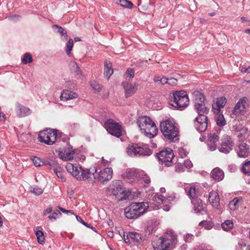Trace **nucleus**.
Masks as SVG:
<instances>
[{
    "label": "nucleus",
    "mask_w": 250,
    "mask_h": 250,
    "mask_svg": "<svg viewBox=\"0 0 250 250\" xmlns=\"http://www.w3.org/2000/svg\"><path fill=\"white\" fill-rule=\"evenodd\" d=\"M62 215V213L59 210L56 209L55 210L52 214L48 216V218L52 221H55L57 219V217L61 216Z\"/></svg>",
    "instance_id": "47"
},
{
    "label": "nucleus",
    "mask_w": 250,
    "mask_h": 250,
    "mask_svg": "<svg viewBox=\"0 0 250 250\" xmlns=\"http://www.w3.org/2000/svg\"><path fill=\"white\" fill-rule=\"evenodd\" d=\"M127 149V154L131 156H149L152 154L151 149L147 146H145L143 147L136 144L129 145Z\"/></svg>",
    "instance_id": "8"
},
{
    "label": "nucleus",
    "mask_w": 250,
    "mask_h": 250,
    "mask_svg": "<svg viewBox=\"0 0 250 250\" xmlns=\"http://www.w3.org/2000/svg\"><path fill=\"white\" fill-rule=\"evenodd\" d=\"M221 146L218 149L220 152L228 154L233 149L234 143L228 135L224 136L221 140Z\"/></svg>",
    "instance_id": "12"
},
{
    "label": "nucleus",
    "mask_w": 250,
    "mask_h": 250,
    "mask_svg": "<svg viewBox=\"0 0 250 250\" xmlns=\"http://www.w3.org/2000/svg\"><path fill=\"white\" fill-rule=\"evenodd\" d=\"M160 130L165 139L173 142L178 140L179 128L173 120L167 119L161 122Z\"/></svg>",
    "instance_id": "2"
},
{
    "label": "nucleus",
    "mask_w": 250,
    "mask_h": 250,
    "mask_svg": "<svg viewBox=\"0 0 250 250\" xmlns=\"http://www.w3.org/2000/svg\"><path fill=\"white\" fill-rule=\"evenodd\" d=\"M141 178L143 179L145 184H148L150 182V178L147 176L146 175H144L143 177H141Z\"/></svg>",
    "instance_id": "57"
},
{
    "label": "nucleus",
    "mask_w": 250,
    "mask_h": 250,
    "mask_svg": "<svg viewBox=\"0 0 250 250\" xmlns=\"http://www.w3.org/2000/svg\"><path fill=\"white\" fill-rule=\"evenodd\" d=\"M211 176L214 180L220 181L224 178V173L222 169L219 167H216L212 170Z\"/></svg>",
    "instance_id": "24"
},
{
    "label": "nucleus",
    "mask_w": 250,
    "mask_h": 250,
    "mask_svg": "<svg viewBox=\"0 0 250 250\" xmlns=\"http://www.w3.org/2000/svg\"><path fill=\"white\" fill-rule=\"evenodd\" d=\"M125 77H129L130 79H132L134 76V71L133 69L129 68H128L125 74Z\"/></svg>",
    "instance_id": "49"
},
{
    "label": "nucleus",
    "mask_w": 250,
    "mask_h": 250,
    "mask_svg": "<svg viewBox=\"0 0 250 250\" xmlns=\"http://www.w3.org/2000/svg\"><path fill=\"white\" fill-rule=\"evenodd\" d=\"M107 235L111 238H112L114 237V233L113 231H108L107 233Z\"/></svg>",
    "instance_id": "64"
},
{
    "label": "nucleus",
    "mask_w": 250,
    "mask_h": 250,
    "mask_svg": "<svg viewBox=\"0 0 250 250\" xmlns=\"http://www.w3.org/2000/svg\"><path fill=\"white\" fill-rule=\"evenodd\" d=\"M128 236L134 242L140 243L145 240V236L136 232H128Z\"/></svg>",
    "instance_id": "28"
},
{
    "label": "nucleus",
    "mask_w": 250,
    "mask_h": 250,
    "mask_svg": "<svg viewBox=\"0 0 250 250\" xmlns=\"http://www.w3.org/2000/svg\"><path fill=\"white\" fill-rule=\"evenodd\" d=\"M177 82V80L174 78H170L168 79L167 83L170 85H174L176 84Z\"/></svg>",
    "instance_id": "56"
},
{
    "label": "nucleus",
    "mask_w": 250,
    "mask_h": 250,
    "mask_svg": "<svg viewBox=\"0 0 250 250\" xmlns=\"http://www.w3.org/2000/svg\"><path fill=\"white\" fill-rule=\"evenodd\" d=\"M168 82V79L166 78L165 77L161 78V81H160V83L162 84H164L165 83H167Z\"/></svg>",
    "instance_id": "61"
},
{
    "label": "nucleus",
    "mask_w": 250,
    "mask_h": 250,
    "mask_svg": "<svg viewBox=\"0 0 250 250\" xmlns=\"http://www.w3.org/2000/svg\"><path fill=\"white\" fill-rule=\"evenodd\" d=\"M171 105L178 108L186 107L188 105L189 99L185 91H175L171 97Z\"/></svg>",
    "instance_id": "5"
},
{
    "label": "nucleus",
    "mask_w": 250,
    "mask_h": 250,
    "mask_svg": "<svg viewBox=\"0 0 250 250\" xmlns=\"http://www.w3.org/2000/svg\"><path fill=\"white\" fill-rule=\"evenodd\" d=\"M32 161L36 167H40L42 165V161L39 157H34L32 159Z\"/></svg>",
    "instance_id": "50"
},
{
    "label": "nucleus",
    "mask_w": 250,
    "mask_h": 250,
    "mask_svg": "<svg viewBox=\"0 0 250 250\" xmlns=\"http://www.w3.org/2000/svg\"><path fill=\"white\" fill-rule=\"evenodd\" d=\"M94 174L96 172V168H95L94 170L91 171ZM113 171L111 168L106 167L102 170H101L97 177L95 175H93L95 179H97L98 181L101 183H104V182H108L112 178Z\"/></svg>",
    "instance_id": "11"
},
{
    "label": "nucleus",
    "mask_w": 250,
    "mask_h": 250,
    "mask_svg": "<svg viewBox=\"0 0 250 250\" xmlns=\"http://www.w3.org/2000/svg\"><path fill=\"white\" fill-rule=\"evenodd\" d=\"M53 28L57 29V33L60 34V35L64 37V40H66L67 38V34L66 31L62 28V26L58 25H53Z\"/></svg>",
    "instance_id": "36"
},
{
    "label": "nucleus",
    "mask_w": 250,
    "mask_h": 250,
    "mask_svg": "<svg viewBox=\"0 0 250 250\" xmlns=\"http://www.w3.org/2000/svg\"><path fill=\"white\" fill-rule=\"evenodd\" d=\"M33 62V59L31 55L29 53L24 54L22 62L23 64H26L27 63H31Z\"/></svg>",
    "instance_id": "40"
},
{
    "label": "nucleus",
    "mask_w": 250,
    "mask_h": 250,
    "mask_svg": "<svg viewBox=\"0 0 250 250\" xmlns=\"http://www.w3.org/2000/svg\"><path fill=\"white\" fill-rule=\"evenodd\" d=\"M131 239L130 238L129 236H128V233H126V238H125V242L126 243H130V240Z\"/></svg>",
    "instance_id": "63"
},
{
    "label": "nucleus",
    "mask_w": 250,
    "mask_h": 250,
    "mask_svg": "<svg viewBox=\"0 0 250 250\" xmlns=\"http://www.w3.org/2000/svg\"><path fill=\"white\" fill-rule=\"evenodd\" d=\"M179 155L182 158L185 157L187 156V153L185 151L184 149L183 148H181L179 150Z\"/></svg>",
    "instance_id": "58"
},
{
    "label": "nucleus",
    "mask_w": 250,
    "mask_h": 250,
    "mask_svg": "<svg viewBox=\"0 0 250 250\" xmlns=\"http://www.w3.org/2000/svg\"><path fill=\"white\" fill-rule=\"evenodd\" d=\"M77 166V164H72L71 163H68L66 165V168L68 172L72 174L73 172L76 171Z\"/></svg>",
    "instance_id": "41"
},
{
    "label": "nucleus",
    "mask_w": 250,
    "mask_h": 250,
    "mask_svg": "<svg viewBox=\"0 0 250 250\" xmlns=\"http://www.w3.org/2000/svg\"><path fill=\"white\" fill-rule=\"evenodd\" d=\"M113 70L112 69V64L110 62H105L104 63V75L107 78V79L109 78L110 76L113 74Z\"/></svg>",
    "instance_id": "29"
},
{
    "label": "nucleus",
    "mask_w": 250,
    "mask_h": 250,
    "mask_svg": "<svg viewBox=\"0 0 250 250\" xmlns=\"http://www.w3.org/2000/svg\"><path fill=\"white\" fill-rule=\"evenodd\" d=\"M125 177L128 179H135L138 176L140 177V174H139L134 169H128L127 170L125 173H124Z\"/></svg>",
    "instance_id": "33"
},
{
    "label": "nucleus",
    "mask_w": 250,
    "mask_h": 250,
    "mask_svg": "<svg viewBox=\"0 0 250 250\" xmlns=\"http://www.w3.org/2000/svg\"><path fill=\"white\" fill-rule=\"evenodd\" d=\"M199 190L194 187L189 188L188 195L191 200L198 198Z\"/></svg>",
    "instance_id": "34"
},
{
    "label": "nucleus",
    "mask_w": 250,
    "mask_h": 250,
    "mask_svg": "<svg viewBox=\"0 0 250 250\" xmlns=\"http://www.w3.org/2000/svg\"><path fill=\"white\" fill-rule=\"evenodd\" d=\"M153 200L160 204H165L167 203V200H165L164 198V197L159 193L155 194L153 198Z\"/></svg>",
    "instance_id": "37"
},
{
    "label": "nucleus",
    "mask_w": 250,
    "mask_h": 250,
    "mask_svg": "<svg viewBox=\"0 0 250 250\" xmlns=\"http://www.w3.org/2000/svg\"><path fill=\"white\" fill-rule=\"evenodd\" d=\"M59 135L57 130L51 129H46L40 132L38 136V140L42 143H44L48 145H52L57 139Z\"/></svg>",
    "instance_id": "7"
},
{
    "label": "nucleus",
    "mask_w": 250,
    "mask_h": 250,
    "mask_svg": "<svg viewBox=\"0 0 250 250\" xmlns=\"http://www.w3.org/2000/svg\"><path fill=\"white\" fill-rule=\"evenodd\" d=\"M153 247L154 250H167L169 248L165 242V240L159 238L153 242Z\"/></svg>",
    "instance_id": "21"
},
{
    "label": "nucleus",
    "mask_w": 250,
    "mask_h": 250,
    "mask_svg": "<svg viewBox=\"0 0 250 250\" xmlns=\"http://www.w3.org/2000/svg\"><path fill=\"white\" fill-rule=\"evenodd\" d=\"M114 2L120 6L127 8L128 9H132L133 8V4L130 1L127 0H114Z\"/></svg>",
    "instance_id": "30"
},
{
    "label": "nucleus",
    "mask_w": 250,
    "mask_h": 250,
    "mask_svg": "<svg viewBox=\"0 0 250 250\" xmlns=\"http://www.w3.org/2000/svg\"><path fill=\"white\" fill-rule=\"evenodd\" d=\"M165 240V242L169 249H172L177 242V235L172 231L167 230L164 237H160Z\"/></svg>",
    "instance_id": "14"
},
{
    "label": "nucleus",
    "mask_w": 250,
    "mask_h": 250,
    "mask_svg": "<svg viewBox=\"0 0 250 250\" xmlns=\"http://www.w3.org/2000/svg\"><path fill=\"white\" fill-rule=\"evenodd\" d=\"M137 124L141 130L148 138H153L157 134L158 129L154 122L147 116H141L137 119Z\"/></svg>",
    "instance_id": "3"
},
{
    "label": "nucleus",
    "mask_w": 250,
    "mask_h": 250,
    "mask_svg": "<svg viewBox=\"0 0 250 250\" xmlns=\"http://www.w3.org/2000/svg\"><path fill=\"white\" fill-rule=\"evenodd\" d=\"M71 71L76 76L82 75V72L78 65L77 63L74 61H72L69 64Z\"/></svg>",
    "instance_id": "31"
},
{
    "label": "nucleus",
    "mask_w": 250,
    "mask_h": 250,
    "mask_svg": "<svg viewBox=\"0 0 250 250\" xmlns=\"http://www.w3.org/2000/svg\"><path fill=\"white\" fill-rule=\"evenodd\" d=\"M108 191L119 201L128 199L131 194L130 192H127L124 189L122 182L121 181H116L113 184L112 187L108 189Z\"/></svg>",
    "instance_id": "6"
},
{
    "label": "nucleus",
    "mask_w": 250,
    "mask_h": 250,
    "mask_svg": "<svg viewBox=\"0 0 250 250\" xmlns=\"http://www.w3.org/2000/svg\"><path fill=\"white\" fill-rule=\"evenodd\" d=\"M191 203L194 206L195 211L197 212H200L204 209V204H203L202 201L199 198H197L194 199H192Z\"/></svg>",
    "instance_id": "26"
},
{
    "label": "nucleus",
    "mask_w": 250,
    "mask_h": 250,
    "mask_svg": "<svg viewBox=\"0 0 250 250\" xmlns=\"http://www.w3.org/2000/svg\"><path fill=\"white\" fill-rule=\"evenodd\" d=\"M227 103V99L225 97H220L216 99V102L212 104V110L215 114H218L220 113V109L224 107Z\"/></svg>",
    "instance_id": "20"
},
{
    "label": "nucleus",
    "mask_w": 250,
    "mask_h": 250,
    "mask_svg": "<svg viewBox=\"0 0 250 250\" xmlns=\"http://www.w3.org/2000/svg\"><path fill=\"white\" fill-rule=\"evenodd\" d=\"M242 199L240 197L234 198L229 204V208L231 210H235L241 205Z\"/></svg>",
    "instance_id": "25"
},
{
    "label": "nucleus",
    "mask_w": 250,
    "mask_h": 250,
    "mask_svg": "<svg viewBox=\"0 0 250 250\" xmlns=\"http://www.w3.org/2000/svg\"><path fill=\"white\" fill-rule=\"evenodd\" d=\"M52 207L51 206H49L45 210L43 215H46L47 214L51 213L52 212Z\"/></svg>",
    "instance_id": "60"
},
{
    "label": "nucleus",
    "mask_w": 250,
    "mask_h": 250,
    "mask_svg": "<svg viewBox=\"0 0 250 250\" xmlns=\"http://www.w3.org/2000/svg\"><path fill=\"white\" fill-rule=\"evenodd\" d=\"M222 229L225 231H229L233 227V222L231 220H227L221 224Z\"/></svg>",
    "instance_id": "35"
},
{
    "label": "nucleus",
    "mask_w": 250,
    "mask_h": 250,
    "mask_svg": "<svg viewBox=\"0 0 250 250\" xmlns=\"http://www.w3.org/2000/svg\"><path fill=\"white\" fill-rule=\"evenodd\" d=\"M35 233L38 239V242L41 244L44 243L45 237L43 232L42 230H37L36 231Z\"/></svg>",
    "instance_id": "39"
},
{
    "label": "nucleus",
    "mask_w": 250,
    "mask_h": 250,
    "mask_svg": "<svg viewBox=\"0 0 250 250\" xmlns=\"http://www.w3.org/2000/svg\"><path fill=\"white\" fill-rule=\"evenodd\" d=\"M16 106V112L19 117H23L28 115L30 113V110L21 104L19 103H17Z\"/></svg>",
    "instance_id": "23"
},
{
    "label": "nucleus",
    "mask_w": 250,
    "mask_h": 250,
    "mask_svg": "<svg viewBox=\"0 0 250 250\" xmlns=\"http://www.w3.org/2000/svg\"><path fill=\"white\" fill-rule=\"evenodd\" d=\"M75 154V150L72 146L62 149L59 151L60 158L64 161H68L72 159Z\"/></svg>",
    "instance_id": "16"
},
{
    "label": "nucleus",
    "mask_w": 250,
    "mask_h": 250,
    "mask_svg": "<svg viewBox=\"0 0 250 250\" xmlns=\"http://www.w3.org/2000/svg\"><path fill=\"white\" fill-rule=\"evenodd\" d=\"M194 107L198 114L195 119L194 125L198 131L204 132L208 127V119L207 115L209 109L204 104H195Z\"/></svg>",
    "instance_id": "1"
},
{
    "label": "nucleus",
    "mask_w": 250,
    "mask_h": 250,
    "mask_svg": "<svg viewBox=\"0 0 250 250\" xmlns=\"http://www.w3.org/2000/svg\"><path fill=\"white\" fill-rule=\"evenodd\" d=\"M193 98L195 104H204L206 99L203 94L199 91H195L193 93Z\"/></svg>",
    "instance_id": "27"
},
{
    "label": "nucleus",
    "mask_w": 250,
    "mask_h": 250,
    "mask_svg": "<svg viewBox=\"0 0 250 250\" xmlns=\"http://www.w3.org/2000/svg\"><path fill=\"white\" fill-rule=\"evenodd\" d=\"M58 208H59L58 210H59L60 211H61L63 213H66L67 214H68L69 213H70V214H74V212L72 210H66L60 206H59Z\"/></svg>",
    "instance_id": "53"
},
{
    "label": "nucleus",
    "mask_w": 250,
    "mask_h": 250,
    "mask_svg": "<svg viewBox=\"0 0 250 250\" xmlns=\"http://www.w3.org/2000/svg\"><path fill=\"white\" fill-rule=\"evenodd\" d=\"M237 153L239 157L246 158L250 154L249 146L245 142L240 143L237 149Z\"/></svg>",
    "instance_id": "18"
},
{
    "label": "nucleus",
    "mask_w": 250,
    "mask_h": 250,
    "mask_svg": "<svg viewBox=\"0 0 250 250\" xmlns=\"http://www.w3.org/2000/svg\"><path fill=\"white\" fill-rule=\"evenodd\" d=\"M194 239V236L192 234L187 233L184 238V240L186 242H191Z\"/></svg>",
    "instance_id": "51"
},
{
    "label": "nucleus",
    "mask_w": 250,
    "mask_h": 250,
    "mask_svg": "<svg viewBox=\"0 0 250 250\" xmlns=\"http://www.w3.org/2000/svg\"><path fill=\"white\" fill-rule=\"evenodd\" d=\"M122 85L125 92V97L128 98L132 96L138 89V84L136 83H132L124 82Z\"/></svg>",
    "instance_id": "15"
},
{
    "label": "nucleus",
    "mask_w": 250,
    "mask_h": 250,
    "mask_svg": "<svg viewBox=\"0 0 250 250\" xmlns=\"http://www.w3.org/2000/svg\"><path fill=\"white\" fill-rule=\"evenodd\" d=\"M148 207V205L144 202L133 203L125 208V214L128 219H136L143 214Z\"/></svg>",
    "instance_id": "4"
},
{
    "label": "nucleus",
    "mask_w": 250,
    "mask_h": 250,
    "mask_svg": "<svg viewBox=\"0 0 250 250\" xmlns=\"http://www.w3.org/2000/svg\"><path fill=\"white\" fill-rule=\"evenodd\" d=\"M104 127L112 136L120 138L122 135V126L113 119H110L106 121L104 123Z\"/></svg>",
    "instance_id": "9"
},
{
    "label": "nucleus",
    "mask_w": 250,
    "mask_h": 250,
    "mask_svg": "<svg viewBox=\"0 0 250 250\" xmlns=\"http://www.w3.org/2000/svg\"><path fill=\"white\" fill-rule=\"evenodd\" d=\"M184 166L188 168H190L192 167L193 165L191 162L189 160H186L184 161Z\"/></svg>",
    "instance_id": "54"
},
{
    "label": "nucleus",
    "mask_w": 250,
    "mask_h": 250,
    "mask_svg": "<svg viewBox=\"0 0 250 250\" xmlns=\"http://www.w3.org/2000/svg\"><path fill=\"white\" fill-rule=\"evenodd\" d=\"M216 121L217 125L219 126H223L226 124V121L222 114L219 115Z\"/></svg>",
    "instance_id": "44"
},
{
    "label": "nucleus",
    "mask_w": 250,
    "mask_h": 250,
    "mask_svg": "<svg viewBox=\"0 0 250 250\" xmlns=\"http://www.w3.org/2000/svg\"><path fill=\"white\" fill-rule=\"evenodd\" d=\"M91 86L96 92H99L102 90V86L95 81L91 82Z\"/></svg>",
    "instance_id": "45"
},
{
    "label": "nucleus",
    "mask_w": 250,
    "mask_h": 250,
    "mask_svg": "<svg viewBox=\"0 0 250 250\" xmlns=\"http://www.w3.org/2000/svg\"><path fill=\"white\" fill-rule=\"evenodd\" d=\"M53 170L57 177L61 179L62 182L66 181V179L63 173V169L59 165L57 167H55Z\"/></svg>",
    "instance_id": "32"
},
{
    "label": "nucleus",
    "mask_w": 250,
    "mask_h": 250,
    "mask_svg": "<svg viewBox=\"0 0 250 250\" xmlns=\"http://www.w3.org/2000/svg\"><path fill=\"white\" fill-rule=\"evenodd\" d=\"M157 158L162 164H164L166 166L169 167L172 163V159L174 156L173 150L167 148L165 150H162L157 154Z\"/></svg>",
    "instance_id": "10"
},
{
    "label": "nucleus",
    "mask_w": 250,
    "mask_h": 250,
    "mask_svg": "<svg viewBox=\"0 0 250 250\" xmlns=\"http://www.w3.org/2000/svg\"><path fill=\"white\" fill-rule=\"evenodd\" d=\"M73 41L72 39H70L66 45L65 52L67 55H69L71 53V51L73 47Z\"/></svg>",
    "instance_id": "43"
},
{
    "label": "nucleus",
    "mask_w": 250,
    "mask_h": 250,
    "mask_svg": "<svg viewBox=\"0 0 250 250\" xmlns=\"http://www.w3.org/2000/svg\"><path fill=\"white\" fill-rule=\"evenodd\" d=\"M163 209L166 211H168L170 209V205L169 203H166L164 204L163 207Z\"/></svg>",
    "instance_id": "59"
},
{
    "label": "nucleus",
    "mask_w": 250,
    "mask_h": 250,
    "mask_svg": "<svg viewBox=\"0 0 250 250\" xmlns=\"http://www.w3.org/2000/svg\"><path fill=\"white\" fill-rule=\"evenodd\" d=\"M78 96V94L71 90L65 89L64 90L60 96L62 101H68L73 99H75Z\"/></svg>",
    "instance_id": "22"
},
{
    "label": "nucleus",
    "mask_w": 250,
    "mask_h": 250,
    "mask_svg": "<svg viewBox=\"0 0 250 250\" xmlns=\"http://www.w3.org/2000/svg\"><path fill=\"white\" fill-rule=\"evenodd\" d=\"M175 170L177 172H182L184 171L183 167L181 164H177L175 167Z\"/></svg>",
    "instance_id": "52"
},
{
    "label": "nucleus",
    "mask_w": 250,
    "mask_h": 250,
    "mask_svg": "<svg viewBox=\"0 0 250 250\" xmlns=\"http://www.w3.org/2000/svg\"><path fill=\"white\" fill-rule=\"evenodd\" d=\"M42 165L48 166L50 168L54 169L55 167H57L59 165V164L54 160H51L50 161H42Z\"/></svg>",
    "instance_id": "42"
},
{
    "label": "nucleus",
    "mask_w": 250,
    "mask_h": 250,
    "mask_svg": "<svg viewBox=\"0 0 250 250\" xmlns=\"http://www.w3.org/2000/svg\"><path fill=\"white\" fill-rule=\"evenodd\" d=\"M219 137L215 133H210L208 135L207 145L210 151L216 149Z\"/></svg>",
    "instance_id": "17"
},
{
    "label": "nucleus",
    "mask_w": 250,
    "mask_h": 250,
    "mask_svg": "<svg viewBox=\"0 0 250 250\" xmlns=\"http://www.w3.org/2000/svg\"><path fill=\"white\" fill-rule=\"evenodd\" d=\"M72 175L78 180H85L90 178L91 175H94V173L78 165L76 171L73 172Z\"/></svg>",
    "instance_id": "13"
},
{
    "label": "nucleus",
    "mask_w": 250,
    "mask_h": 250,
    "mask_svg": "<svg viewBox=\"0 0 250 250\" xmlns=\"http://www.w3.org/2000/svg\"><path fill=\"white\" fill-rule=\"evenodd\" d=\"M31 191L36 195H40L43 192V189L38 187H35L32 188Z\"/></svg>",
    "instance_id": "48"
},
{
    "label": "nucleus",
    "mask_w": 250,
    "mask_h": 250,
    "mask_svg": "<svg viewBox=\"0 0 250 250\" xmlns=\"http://www.w3.org/2000/svg\"><path fill=\"white\" fill-rule=\"evenodd\" d=\"M241 170L244 174L250 175V161L244 163Z\"/></svg>",
    "instance_id": "38"
},
{
    "label": "nucleus",
    "mask_w": 250,
    "mask_h": 250,
    "mask_svg": "<svg viewBox=\"0 0 250 250\" xmlns=\"http://www.w3.org/2000/svg\"><path fill=\"white\" fill-rule=\"evenodd\" d=\"M220 197L215 191H211L208 195V201L213 208L219 209L220 207Z\"/></svg>",
    "instance_id": "19"
},
{
    "label": "nucleus",
    "mask_w": 250,
    "mask_h": 250,
    "mask_svg": "<svg viewBox=\"0 0 250 250\" xmlns=\"http://www.w3.org/2000/svg\"><path fill=\"white\" fill-rule=\"evenodd\" d=\"M244 109V105L241 103L240 102H238L236 104L234 112L236 114L240 113Z\"/></svg>",
    "instance_id": "46"
},
{
    "label": "nucleus",
    "mask_w": 250,
    "mask_h": 250,
    "mask_svg": "<svg viewBox=\"0 0 250 250\" xmlns=\"http://www.w3.org/2000/svg\"><path fill=\"white\" fill-rule=\"evenodd\" d=\"M161 77L156 76L154 78V81L155 83H160Z\"/></svg>",
    "instance_id": "62"
},
{
    "label": "nucleus",
    "mask_w": 250,
    "mask_h": 250,
    "mask_svg": "<svg viewBox=\"0 0 250 250\" xmlns=\"http://www.w3.org/2000/svg\"><path fill=\"white\" fill-rule=\"evenodd\" d=\"M175 197L174 195L173 194H171L167 196L166 198H165V200H167V203H170L171 201H172L175 199Z\"/></svg>",
    "instance_id": "55"
}]
</instances>
